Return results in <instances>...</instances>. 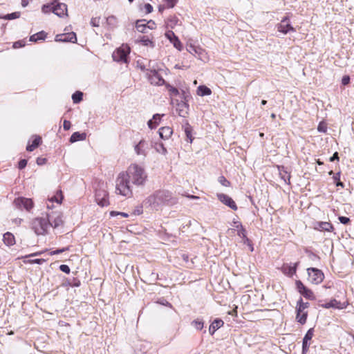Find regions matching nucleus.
<instances>
[{"mask_svg": "<svg viewBox=\"0 0 354 354\" xmlns=\"http://www.w3.org/2000/svg\"><path fill=\"white\" fill-rule=\"evenodd\" d=\"M32 229L37 235H44L50 228V223L47 216L45 218H35L31 223Z\"/></svg>", "mask_w": 354, "mask_h": 354, "instance_id": "39448f33", "label": "nucleus"}, {"mask_svg": "<svg viewBox=\"0 0 354 354\" xmlns=\"http://www.w3.org/2000/svg\"><path fill=\"white\" fill-rule=\"evenodd\" d=\"M308 302H304L302 298L301 297L297 303L296 306V311L299 312H305L304 310L309 307Z\"/></svg>", "mask_w": 354, "mask_h": 354, "instance_id": "473e14b6", "label": "nucleus"}, {"mask_svg": "<svg viewBox=\"0 0 354 354\" xmlns=\"http://www.w3.org/2000/svg\"><path fill=\"white\" fill-rule=\"evenodd\" d=\"M192 325L198 330H201L203 328V322L199 319L194 320Z\"/></svg>", "mask_w": 354, "mask_h": 354, "instance_id": "ea45409f", "label": "nucleus"}, {"mask_svg": "<svg viewBox=\"0 0 354 354\" xmlns=\"http://www.w3.org/2000/svg\"><path fill=\"white\" fill-rule=\"evenodd\" d=\"M110 214H111V216H116V215H120V216H122L123 217H127L128 216V214L127 213L119 212H114V211L111 212Z\"/></svg>", "mask_w": 354, "mask_h": 354, "instance_id": "bf43d9fd", "label": "nucleus"}, {"mask_svg": "<svg viewBox=\"0 0 354 354\" xmlns=\"http://www.w3.org/2000/svg\"><path fill=\"white\" fill-rule=\"evenodd\" d=\"M236 228L237 229V234L239 236H240L242 239H246V231L245 228L243 227L241 223H238L237 225H236Z\"/></svg>", "mask_w": 354, "mask_h": 354, "instance_id": "4c0bfd02", "label": "nucleus"}, {"mask_svg": "<svg viewBox=\"0 0 354 354\" xmlns=\"http://www.w3.org/2000/svg\"><path fill=\"white\" fill-rule=\"evenodd\" d=\"M218 182L225 187H228L230 185V182L223 176H221L218 179Z\"/></svg>", "mask_w": 354, "mask_h": 354, "instance_id": "09e8293b", "label": "nucleus"}, {"mask_svg": "<svg viewBox=\"0 0 354 354\" xmlns=\"http://www.w3.org/2000/svg\"><path fill=\"white\" fill-rule=\"evenodd\" d=\"M185 133L187 136V138L188 140H189L190 142H192V140H193L192 136V129L188 124H187V127L185 128Z\"/></svg>", "mask_w": 354, "mask_h": 354, "instance_id": "37998d69", "label": "nucleus"}, {"mask_svg": "<svg viewBox=\"0 0 354 354\" xmlns=\"http://www.w3.org/2000/svg\"><path fill=\"white\" fill-rule=\"evenodd\" d=\"M41 11L44 14L50 13V12H53V5L52 2L50 3L44 4L41 7Z\"/></svg>", "mask_w": 354, "mask_h": 354, "instance_id": "79ce46f5", "label": "nucleus"}, {"mask_svg": "<svg viewBox=\"0 0 354 354\" xmlns=\"http://www.w3.org/2000/svg\"><path fill=\"white\" fill-rule=\"evenodd\" d=\"M339 160V156H338V153H337V152H335V153L333 155V156H332V157H330V160L331 162H333V161H335V160Z\"/></svg>", "mask_w": 354, "mask_h": 354, "instance_id": "69168bd1", "label": "nucleus"}, {"mask_svg": "<svg viewBox=\"0 0 354 354\" xmlns=\"http://www.w3.org/2000/svg\"><path fill=\"white\" fill-rule=\"evenodd\" d=\"M22 222L23 219L20 218H15L14 219H12V223L17 226L20 225Z\"/></svg>", "mask_w": 354, "mask_h": 354, "instance_id": "680f3d73", "label": "nucleus"}, {"mask_svg": "<svg viewBox=\"0 0 354 354\" xmlns=\"http://www.w3.org/2000/svg\"><path fill=\"white\" fill-rule=\"evenodd\" d=\"M41 138L39 136H35L33 140L32 141V144H28L26 147V150L28 151H32L35 149H36L41 143Z\"/></svg>", "mask_w": 354, "mask_h": 354, "instance_id": "c756f323", "label": "nucleus"}, {"mask_svg": "<svg viewBox=\"0 0 354 354\" xmlns=\"http://www.w3.org/2000/svg\"><path fill=\"white\" fill-rule=\"evenodd\" d=\"M167 8H174L178 2V0H165Z\"/></svg>", "mask_w": 354, "mask_h": 354, "instance_id": "8fccbe9b", "label": "nucleus"}, {"mask_svg": "<svg viewBox=\"0 0 354 354\" xmlns=\"http://www.w3.org/2000/svg\"><path fill=\"white\" fill-rule=\"evenodd\" d=\"M187 50L193 55L198 57L199 59L204 60L206 53L205 50L201 47L190 44L187 46Z\"/></svg>", "mask_w": 354, "mask_h": 354, "instance_id": "2eb2a0df", "label": "nucleus"}, {"mask_svg": "<svg viewBox=\"0 0 354 354\" xmlns=\"http://www.w3.org/2000/svg\"><path fill=\"white\" fill-rule=\"evenodd\" d=\"M131 181L126 173H120L115 180V189L118 194L130 197L132 196V190L130 185Z\"/></svg>", "mask_w": 354, "mask_h": 354, "instance_id": "7ed1b4c3", "label": "nucleus"}, {"mask_svg": "<svg viewBox=\"0 0 354 354\" xmlns=\"http://www.w3.org/2000/svg\"><path fill=\"white\" fill-rule=\"evenodd\" d=\"M149 149V145L146 140L142 139L134 146V150L138 156H146L147 150Z\"/></svg>", "mask_w": 354, "mask_h": 354, "instance_id": "dca6fc26", "label": "nucleus"}, {"mask_svg": "<svg viewBox=\"0 0 354 354\" xmlns=\"http://www.w3.org/2000/svg\"><path fill=\"white\" fill-rule=\"evenodd\" d=\"M279 172L281 178L288 185L290 183V174L285 169L283 166H279Z\"/></svg>", "mask_w": 354, "mask_h": 354, "instance_id": "bb28decb", "label": "nucleus"}, {"mask_svg": "<svg viewBox=\"0 0 354 354\" xmlns=\"http://www.w3.org/2000/svg\"><path fill=\"white\" fill-rule=\"evenodd\" d=\"M147 76L151 84L160 86L165 84V80L158 73V68L155 62L150 61L147 69Z\"/></svg>", "mask_w": 354, "mask_h": 354, "instance_id": "20e7f679", "label": "nucleus"}, {"mask_svg": "<svg viewBox=\"0 0 354 354\" xmlns=\"http://www.w3.org/2000/svg\"><path fill=\"white\" fill-rule=\"evenodd\" d=\"M21 13L19 12H15L10 14H7L3 16H1V19H3L6 20H12L15 19H18L20 17Z\"/></svg>", "mask_w": 354, "mask_h": 354, "instance_id": "e433bc0d", "label": "nucleus"}, {"mask_svg": "<svg viewBox=\"0 0 354 354\" xmlns=\"http://www.w3.org/2000/svg\"><path fill=\"white\" fill-rule=\"evenodd\" d=\"M140 41L144 46H150L151 47L154 46L153 42L147 37H145V36L142 37Z\"/></svg>", "mask_w": 354, "mask_h": 354, "instance_id": "a19ab883", "label": "nucleus"}, {"mask_svg": "<svg viewBox=\"0 0 354 354\" xmlns=\"http://www.w3.org/2000/svg\"><path fill=\"white\" fill-rule=\"evenodd\" d=\"M46 37V33L44 31H40L36 34H34L30 37V41L36 42L39 40H44Z\"/></svg>", "mask_w": 354, "mask_h": 354, "instance_id": "2f4dec72", "label": "nucleus"}, {"mask_svg": "<svg viewBox=\"0 0 354 354\" xmlns=\"http://www.w3.org/2000/svg\"><path fill=\"white\" fill-rule=\"evenodd\" d=\"M189 96L185 93V91L182 92L181 98L183 100H176V110L178 113L179 116L186 118L189 113V104H187V97Z\"/></svg>", "mask_w": 354, "mask_h": 354, "instance_id": "423d86ee", "label": "nucleus"}, {"mask_svg": "<svg viewBox=\"0 0 354 354\" xmlns=\"http://www.w3.org/2000/svg\"><path fill=\"white\" fill-rule=\"evenodd\" d=\"M147 28L153 30L156 28V24L153 20H149L147 23Z\"/></svg>", "mask_w": 354, "mask_h": 354, "instance_id": "13d9d810", "label": "nucleus"}, {"mask_svg": "<svg viewBox=\"0 0 354 354\" xmlns=\"http://www.w3.org/2000/svg\"><path fill=\"white\" fill-rule=\"evenodd\" d=\"M339 221L341 223L346 225L350 222V218L348 217L342 216L339 217Z\"/></svg>", "mask_w": 354, "mask_h": 354, "instance_id": "6e6d98bb", "label": "nucleus"}, {"mask_svg": "<svg viewBox=\"0 0 354 354\" xmlns=\"http://www.w3.org/2000/svg\"><path fill=\"white\" fill-rule=\"evenodd\" d=\"M296 286L299 292L306 299L309 300L315 299V297L313 291L306 287L301 281H296Z\"/></svg>", "mask_w": 354, "mask_h": 354, "instance_id": "9d476101", "label": "nucleus"}, {"mask_svg": "<svg viewBox=\"0 0 354 354\" xmlns=\"http://www.w3.org/2000/svg\"><path fill=\"white\" fill-rule=\"evenodd\" d=\"M297 265L298 263H295L293 265L284 263L281 267V271L284 274L292 277L296 273Z\"/></svg>", "mask_w": 354, "mask_h": 354, "instance_id": "5701e85b", "label": "nucleus"}, {"mask_svg": "<svg viewBox=\"0 0 354 354\" xmlns=\"http://www.w3.org/2000/svg\"><path fill=\"white\" fill-rule=\"evenodd\" d=\"M198 94L201 96L209 95L211 94L212 91L210 88L207 87L206 86H199L197 89Z\"/></svg>", "mask_w": 354, "mask_h": 354, "instance_id": "f704fd0d", "label": "nucleus"}, {"mask_svg": "<svg viewBox=\"0 0 354 354\" xmlns=\"http://www.w3.org/2000/svg\"><path fill=\"white\" fill-rule=\"evenodd\" d=\"M86 138V134L85 133H80L78 131L74 132L71 138H70V142L71 143L80 141V140H84Z\"/></svg>", "mask_w": 354, "mask_h": 354, "instance_id": "c85d7f7f", "label": "nucleus"}, {"mask_svg": "<svg viewBox=\"0 0 354 354\" xmlns=\"http://www.w3.org/2000/svg\"><path fill=\"white\" fill-rule=\"evenodd\" d=\"M348 303L347 301L341 302L336 300L335 299H331L330 301L322 304V306L325 308H335V309H344L347 307Z\"/></svg>", "mask_w": 354, "mask_h": 354, "instance_id": "a211bd4d", "label": "nucleus"}, {"mask_svg": "<svg viewBox=\"0 0 354 354\" xmlns=\"http://www.w3.org/2000/svg\"><path fill=\"white\" fill-rule=\"evenodd\" d=\"M53 12L59 17L68 16L67 6L64 3L59 2L58 0H53Z\"/></svg>", "mask_w": 354, "mask_h": 354, "instance_id": "1a4fd4ad", "label": "nucleus"}, {"mask_svg": "<svg viewBox=\"0 0 354 354\" xmlns=\"http://www.w3.org/2000/svg\"><path fill=\"white\" fill-rule=\"evenodd\" d=\"M48 221L50 223V227L56 228L62 224V216L59 212H53L46 214Z\"/></svg>", "mask_w": 354, "mask_h": 354, "instance_id": "f8f14e48", "label": "nucleus"}, {"mask_svg": "<svg viewBox=\"0 0 354 354\" xmlns=\"http://www.w3.org/2000/svg\"><path fill=\"white\" fill-rule=\"evenodd\" d=\"M317 131L322 133H326L327 131V124L324 122H319L317 127Z\"/></svg>", "mask_w": 354, "mask_h": 354, "instance_id": "49530a36", "label": "nucleus"}, {"mask_svg": "<svg viewBox=\"0 0 354 354\" xmlns=\"http://www.w3.org/2000/svg\"><path fill=\"white\" fill-rule=\"evenodd\" d=\"M95 201L102 207L109 205L108 193L104 189H97L95 191Z\"/></svg>", "mask_w": 354, "mask_h": 354, "instance_id": "ddd939ff", "label": "nucleus"}, {"mask_svg": "<svg viewBox=\"0 0 354 354\" xmlns=\"http://www.w3.org/2000/svg\"><path fill=\"white\" fill-rule=\"evenodd\" d=\"M217 197L221 203H223L225 205L228 206L232 209H233V210L237 209V206H236L235 202L228 195H226L225 194H218L217 195Z\"/></svg>", "mask_w": 354, "mask_h": 354, "instance_id": "6ab92c4d", "label": "nucleus"}, {"mask_svg": "<svg viewBox=\"0 0 354 354\" xmlns=\"http://www.w3.org/2000/svg\"><path fill=\"white\" fill-rule=\"evenodd\" d=\"M145 9L146 11V13L149 14L153 12V6L150 3H146L145 5Z\"/></svg>", "mask_w": 354, "mask_h": 354, "instance_id": "052dcab7", "label": "nucleus"}, {"mask_svg": "<svg viewBox=\"0 0 354 354\" xmlns=\"http://www.w3.org/2000/svg\"><path fill=\"white\" fill-rule=\"evenodd\" d=\"M166 86L171 95L176 96L180 94L178 90L176 88H175L169 84H167Z\"/></svg>", "mask_w": 354, "mask_h": 354, "instance_id": "a18cd8bd", "label": "nucleus"}, {"mask_svg": "<svg viewBox=\"0 0 354 354\" xmlns=\"http://www.w3.org/2000/svg\"><path fill=\"white\" fill-rule=\"evenodd\" d=\"M24 46H25V41H15L13 44V48H21V47H23Z\"/></svg>", "mask_w": 354, "mask_h": 354, "instance_id": "5fc2aeb1", "label": "nucleus"}, {"mask_svg": "<svg viewBox=\"0 0 354 354\" xmlns=\"http://www.w3.org/2000/svg\"><path fill=\"white\" fill-rule=\"evenodd\" d=\"M144 205L152 210H159L162 206L173 205L176 200L172 197L170 192L158 190L149 196L145 201Z\"/></svg>", "mask_w": 354, "mask_h": 354, "instance_id": "f257e3e1", "label": "nucleus"}, {"mask_svg": "<svg viewBox=\"0 0 354 354\" xmlns=\"http://www.w3.org/2000/svg\"><path fill=\"white\" fill-rule=\"evenodd\" d=\"M314 334V329L313 328H310L307 333H306L302 343V353L303 354L307 353L309 348L310 344L308 342L312 339Z\"/></svg>", "mask_w": 354, "mask_h": 354, "instance_id": "412c9836", "label": "nucleus"}, {"mask_svg": "<svg viewBox=\"0 0 354 354\" xmlns=\"http://www.w3.org/2000/svg\"><path fill=\"white\" fill-rule=\"evenodd\" d=\"M100 19V17H93L91 20V25L93 27H99Z\"/></svg>", "mask_w": 354, "mask_h": 354, "instance_id": "de8ad7c7", "label": "nucleus"}, {"mask_svg": "<svg viewBox=\"0 0 354 354\" xmlns=\"http://www.w3.org/2000/svg\"><path fill=\"white\" fill-rule=\"evenodd\" d=\"M56 41L60 42H72L75 43L77 41L76 34L74 32L57 35L55 37Z\"/></svg>", "mask_w": 354, "mask_h": 354, "instance_id": "f3484780", "label": "nucleus"}, {"mask_svg": "<svg viewBox=\"0 0 354 354\" xmlns=\"http://www.w3.org/2000/svg\"><path fill=\"white\" fill-rule=\"evenodd\" d=\"M307 272L308 274V280L311 283L314 284H319L323 281L324 275L322 270L315 268H310L307 269Z\"/></svg>", "mask_w": 354, "mask_h": 354, "instance_id": "0eeeda50", "label": "nucleus"}, {"mask_svg": "<svg viewBox=\"0 0 354 354\" xmlns=\"http://www.w3.org/2000/svg\"><path fill=\"white\" fill-rule=\"evenodd\" d=\"M129 53V50L128 48H119L113 53V59L118 62H127Z\"/></svg>", "mask_w": 354, "mask_h": 354, "instance_id": "9b49d317", "label": "nucleus"}, {"mask_svg": "<svg viewBox=\"0 0 354 354\" xmlns=\"http://www.w3.org/2000/svg\"><path fill=\"white\" fill-rule=\"evenodd\" d=\"M59 270L61 271H62L63 272H65L66 274H68L70 272V268L68 267V266L67 265H65V264H62L60 266H59Z\"/></svg>", "mask_w": 354, "mask_h": 354, "instance_id": "603ef678", "label": "nucleus"}, {"mask_svg": "<svg viewBox=\"0 0 354 354\" xmlns=\"http://www.w3.org/2000/svg\"><path fill=\"white\" fill-rule=\"evenodd\" d=\"M125 173L132 185L137 187H144L145 185L148 176L142 167L137 164H131Z\"/></svg>", "mask_w": 354, "mask_h": 354, "instance_id": "f03ea898", "label": "nucleus"}, {"mask_svg": "<svg viewBox=\"0 0 354 354\" xmlns=\"http://www.w3.org/2000/svg\"><path fill=\"white\" fill-rule=\"evenodd\" d=\"M68 250H69V247H66V248H63L61 249H57V250H53V252H50V254H61V253L68 251Z\"/></svg>", "mask_w": 354, "mask_h": 354, "instance_id": "3c124183", "label": "nucleus"}, {"mask_svg": "<svg viewBox=\"0 0 354 354\" xmlns=\"http://www.w3.org/2000/svg\"><path fill=\"white\" fill-rule=\"evenodd\" d=\"M165 37L173 44L174 46L178 50H181L183 45L179 40L178 37L171 30H168L165 32Z\"/></svg>", "mask_w": 354, "mask_h": 354, "instance_id": "aec40b11", "label": "nucleus"}, {"mask_svg": "<svg viewBox=\"0 0 354 354\" xmlns=\"http://www.w3.org/2000/svg\"><path fill=\"white\" fill-rule=\"evenodd\" d=\"M224 322L221 319H216L213 321V322L210 324L209 328V332L211 335H213L218 328L223 326Z\"/></svg>", "mask_w": 354, "mask_h": 354, "instance_id": "a878e982", "label": "nucleus"}, {"mask_svg": "<svg viewBox=\"0 0 354 354\" xmlns=\"http://www.w3.org/2000/svg\"><path fill=\"white\" fill-rule=\"evenodd\" d=\"M83 93L81 91H76L72 95V100L75 104L79 103L82 100Z\"/></svg>", "mask_w": 354, "mask_h": 354, "instance_id": "58836bf2", "label": "nucleus"}, {"mask_svg": "<svg viewBox=\"0 0 354 354\" xmlns=\"http://www.w3.org/2000/svg\"><path fill=\"white\" fill-rule=\"evenodd\" d=\"M313 228L320 232H331L333 230V225L329 222H316Z\"/></svg>", "mask_w": 354, "mask_h": 354, "instance_id": "4be33fe9", "label": "nucleus"}, {"mask_svg": "<svg viewBox=\"0 0 354 354\" xmlns=\"http://www.w3.org/2000/svg\"><path fill=\"white\" fill-rule=\"evenodd\" d=\"M178 19L176 17H171L169 19H168L167 26L173 28L174 26L178 24Z\"/></svg>", "mask_w": 354, "mask_h": 354, "instance_id": "c03bdc74", "label": "nucleus"}, {"mask_svg": "<svg viewBox=\"0 0 354 354\" xmlns=\"http://www.w3.org/2000/svg\"><path fill=\"white\" fill-rule=\"evenodd\" d=\"M36 162L38 165H42L46 162V159L44 158L39 157L37 158Z\"/></svg>", "mask_w": 354, "mask_h": 354, "instance_id": "e2e57ef3", "label": "nucleus"}, {"mask_svg": "<svg viewBox=\"0 0 354 354\" xmlns=\"http://www.w3.org/2000/svg\"><path fill=\"white\" fill-rule=\"evenodd\" d=\"M27 165V160L26 159H21L19 162V164H18V168L19 169H23L24 168L26 167Z\"/></svg>", "mask_w": 354, "mask_h": 354, "instance_id": "864d4df0", "label": "nucleus"}, {"mask_svg": "<svg viewBox=\"0 0 354 354\" xmlns=\"http://www.w3.org/2000/svg\"><path fill=\"white\" fill-rule=\"evenodd\" d=\"M13 204L17 208L19 209H25L28 212H30L34 206L32 200L25 197L16 198Z\"/></svg>", "mask_w": 354, "mask_h": 354, "instance_id": "6e6552de", "label": "nucleus"}, {"mask_svg": "<svg viewBox=\"0 0 354 354\" xmlns=\"http://www.w3.org/2000/svg\"><path fill=\"white\" fill-rule=\"evenodd\" d=\"M158 133H159V136L160 137L163 139V140H167L169 139L171 136L172 135L173 133V130L171 127H161L159 131H158Z\"/></svg>", "mask_w": 354, "mask_h": 354, "instance_id": "393cba45", "label": "nucleus"}, {"mask_svg": "<svg viewBox=\"0 0 354 354\" xmlns=\"http://www.w3.org/2000/svg\"><path fill=\"white\" fill-rule=\"evenodd\" d=\"M3 243L8 246H12L15 244V236L11 232H6L3 234Z\"/></svg>", "mask_w": 354, "mask_h": 354, "instance_id": "cd10ccee", "label": "nucleus"}, {"mask_svg": "<svg viewBox=\"0 0 354 354\" xmlns=\"http://www.w3.org/2000/svg\"><path fill=\"white\" fill-rule=\"evenodd\" d=\"M350 82V77L349 76H344L342 80V83L343 85H347Z\"/></svg>", "mask_w": 354, "mask_h": 354, "instance_id": "0e129e2a", "label": "nucleus"}, {"mask_svg": "<svg viewBox=\"0 0 354 354\" xmlns=\"http://www.w3.org/2000/svg\"><path fill=\"white\" fill-rule=\"evenodd\" d=\"M278 31L287 34L289 32H295V29L291 26L288 17H285L277 25Z\"/></svg>", "mask_w": 354, "mask_h": 354, "instance_id": "4468645a", "label": "nucleus"}, {"mask_svg": "<svg viewBox=\"0 0 354 354\" xmlns=\"http://www.w3.org/2000/svg\"><path fill=\"white\" fill-rule=\"evenodd\" d=\"M71 127V123L70 121L64 120L63 122V128L64 130L68 131L70 129Z\"/></svg>", "mask_w": 354, "mask_h": 354, "instance_id": "4d7b16f0", "label": "nucleus"}, {"mask_svg": "<svg viewBox=\"0 0 354 354\" xmlns=\"http://www.w3.org/2000/svg\"><path fill=\"white\" fill-rule=\"evenodd\" d=\"M145 22H146L145 19H138L136 21V28L138 32H142V33L146 32L147 26Z\"/></svg>", "mask_w": 354, "mask_h": 354, "instance_id": "7c9ffc66", "label": "nucleus"}, {"mask_svg": "<svg viewBox=\"0 0 354 354\" xmlns=\"http://www.w3.org/2000/svg\"><path fill=\"white\" fill-rule=\"evenodd\" d=\"M307 316V312L297 311L296 319L301 324H304L306 322Z\"/></svg>", "mask_w": 354, "mask_h": 354, "instance_id": "72a5a7b5", "label": "nucleus"}, {"mask_svg": "<svg viewBox=\"0 0 354 354\" xmlns=\"http://www.w3.org/2000/svg\"><path fill=\"white\" fill-rule=\"evenodd\" d=\"M156 151L161 153L162 155H165L167 153V149L165 147L164 145L162 142H156L153 145Z\"/></svg>", "mask_w": 354, "mask_h": 354, "instance_id": "c9c22d12", "label": "nucleus"}, {"mask_svg": "<svg viewBox=\"0 0 354 354\" xmlns=\"http://www.w3.org/2000/svg\"><path fill=\"white\" fill-rule=\"evenodd\" d=\"M163 115H164L163 114L162 115H160L158 113L154 114L153 115L152 119L149 120L147 122V125H148L149 128L151 129H156L160 124V122L161 121V118Z\"/></svg>", "mask_w": 354, "mask_h": 354, "instance_id": "b1692460", "label": "nucleus"}, {"mask_svg": "<svg viewBox=\"0 0 354 354\" xmlns=\"http://www.w3.org/2000/svg\"><path fill=\"white\" fill-rule=\"evenodd\" d=\"M115 21V18L114 16H110L107 18V22L109 24H112Z\"/></svg>", "mask_w": 354, "mask_h": 354, "instance_id": "774afa93", "label": "nucleus"}, {"mask_svg": "<svg viewBox=\"0 0 354 354\" xmlns=\"http://www.w3.org/2000/svg\"><path fill=\"white\" fill-rule=\"evenodd\" d=\"M44 259H33V260L30 261L31 263H37V264H40V263H41V262H44Z\"/></svg>", "mask_w": 354, "mask_h": 354, "instance_id": "338daca9", "label": "nucleus"}]
</instances>
